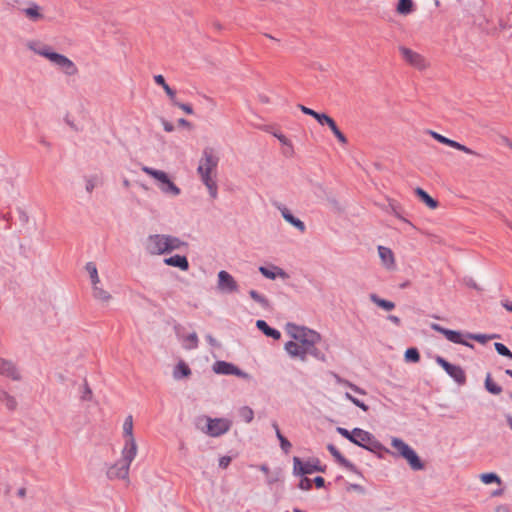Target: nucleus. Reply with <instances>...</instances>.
<instances>
[{"mask_svg":"<svg viewBox=\"0 0 512 512\" xmlns=\"http://www.w3.org/2000/svg\"><path fill=\"white\" fill-rule=\"evenodd\" d=\"M231 462V457L223 456L219 459V466L223 469L227 468Z\"/></svg>","mask_w":512,"mask_h":512,"instance_id":"nucleus-54","label":"nucleus"},{"mask_svg":"<svg viewBox=\"0 0 512 512\" xmlns=\"http://www.w3.org/2000/svg\"><path fill=\"white\" fill-rule=\"evenodd\" d=\"M299 488L304 491H308L312 488V480L309 478H302L299 483Z\"/></svg>","mask_w":512,"mask_h":512,"instance_id":"nucleus-51","label":"nucleus"},{"mask_svg":"<svg viewBox=\"0 0 512 512\" xmlns=\"http://www.w3.org/2000/svg\"><path fill=\"white\" fill-rule=\"evenodd\" d=\"M164 263L168 266L177 267L183 271L189 269V262L185 256L174 255L164 259Z\"/></svg>","mask_w":512,"mask_h":512,"instance_id":"nucleus-25","label":"nucleus"},{"mask_svg":"<svg viewBox=\"0 0 512 512\" xmlns=\"http://www.w3.org/2000/svg\"><path fill=\"white\" fill-rule=\"evenodd\" d=\"M26 46L30 51L34 52L36 55H39L47 59L54 67H56L64 75L75 76L78 74L79 70L77 65L67 56L55 52L50 45L45 44L40 40H30L27 42Z\"/></svg>","mask_w":512,"mask_h":512,"instance_id":"nucleus-3","label":"nucleus"},{"mask_svg":"<svg viewBox=\"0 0 512 512\" xmlns=\"http://www.w3.org/2000/svg\"><path fill=\"white\" fill-rule=\"evenodd\" d=\"M0 400L10 410H14L17 407V401L15 397L8 394L7 392H0Z\"/></svg>","mask_w":512,"mask_h":512,"instance_id":"nucleus-35","label":"nucleus"},{"mask_svg":"<svg viewBox=\"0 0 512 512\" xmlns=\"http://www.w3.org/2000/svg\"><path fill=\"white\" fill-rule=\"evenodd\" d=\"M387 319L395 324L396 326H399L401 324V319L398 316L395 315H389Z\"/></svg>","mask_w":512,"mask_h":512,"instance_id":"nucleus-56","label":"nucleus"},{"mask_svg":"<svg viewBox=\"0 0 512 512\" xmlns=\"http://www.w3.org/2000/svg\"><path fill=\"white\" fill-rule=\"evenodd\" d=\"M0 375H4L15 381H19L21 379V374L16 366L12 362L4 359H0Z\"/></svg>","mask_w":512,"mask_h":512,"instance_id":"nucleus-22","label":"nucleus"},{"mask_svg":"<svg viewBox=\"0 0 512 512\" xmlns=\"http://www.w3.org/2000/svg\"><path fill=\"white\" fill-rule=\"evenodd\" d=\"M504 143L507 147H509L512 150V141H510L508 138H505Z\"/></svg>","mask_w":512,"mask_h":512,"instance_id":"nucleus-63","label":"nucleus"},{"mask_svg":"<svg viewBox=\"0 0 512 512\" xmlns=\"http://www.w3.org/2000/svg\"><path fill=\"white\" fill-rule=\"evenodd\" d=\"M480 480L484 484H491V483H494V482L498 483V484L501 483L500 478L495 473H484V474H481L480 475Z\"/></svg>","mask_w":512,"mask_h":512,"instance_id":"nucleus-41","label":"nucleus"},{"mask_svg":"<svg viewBox=\"0 0 512 512\" xmlns=\"http://www.w3.org/2000/svg\"><path fill=\"white\" fill-rule=\"evenodd\" d=\"M399 52L403 60L417 70L423 71L430 66L429 61L423 55L410 48L401 46Z\"/></svg>","mask_w":512,"mask_h":512,"instance_id":"nucleus-8","label":"nucleus"},{"mask_svg":"<svg viewBox=\"0 0 512 512\" xmlns=\"http://www.w3.org/2000/svg\"><path fill=\"white\" fill-rule=\"evenodd\" d=\"M336 380H337L338 383L349 387L350 389H352L354 392H356L358 394H361V395H365L366 394V392L363 389H361L360 387L354 385L353 383H351V382H349L347 380L341 379L338 376H336Z\"/></svg>","mask_w":512,"mask_h":512,"instance_id":"nucleus-43","label":"nucleus"},{"mask_svg":"<svg viewBox=\"0 0 512 512\" xmlns=\"http://www.w3.org/2000/svg\"><path fill=\"white\" fill-rule=\"evenodd\" d=\"M171 102L173 105L179 107L186 114H193V109H192L191 105L178 102L176 97L174 98V101H171Z\"/></svg>","mask_w":512,"mask_h":512,"instance_id":"nucleus-48","label":"nucleus"},{"mask_svg":"<svg viewBox=\"0 0 512 512\" xmlns=\"http://www.w3.org/2000/svg\"><path fill=\"white\" fill-rule=\"evenodd\" d=\"M122 429L124 441H136L133 433V417L131 415L125 418Z\"/></svg>","mask_w":512,"mask_h":512,"instance_id":"nucleus-28","label":"nucleus"},{"mask_svg":"<svg viewBox=\"0 0 512 512\" xmlns=\"http://www.w3.org/2000/svg\"><path fill=\"white\" fill-rule=\"evenodd\" d=\"M314 462H302L298 457H294L293 459V473L295 475H306L312 474L316 471L323 472L324 470Z\"/></svg>","mask_w":512,"mask_h":512,"instance_id":"nucleus-16","label":"nucleus"},{"mask_svg":"<svg viewBox=\"0 0 512 512\" xmlns=\"http://www.w3.org/2000/svg\"><path fill=\"white\" fill-rule=\"evenodd\" d=\"M415 194L419 199L430 209H436L438 207V201L433 199L425 190L422 188H416Z\"/></svg>","mask_w":512,"mask_h":512,"instance_id":"nucleus-29","label":"nucleus"},{"mask_svg":"<svg viewBox=\"0 0 512 512\" xmlns=\"http://www.w3.org/2000/svg\"><path fill=\"white\" fill-rule=\"evenodd\" d=\"M337 432L343 436L344 438L348 439L350 442H352V439H353V430L352 431H349L345 428H342V427H338L337 428Z\"/></svg>","mask_w":512,"mask_h":512,"instance_id":"nucleus-52","label":"nucleus"},{"mask_svg":"<svg viewBox=\"0 0 512 512\" xmlns=\"http://www.w3.org/2000/svg\"><path fill=\"white\" fill-rule=\"evenodd\" d=\"M188 245L180 238L168 234L149 235L144 243L145 251L150 255H163L180 251Z\"/></svg>","mask_w":512,"mask_h":512,"instance_id":"nucleus-4","label":"nucleus"},{"mask_svg":"<svg viewBox=\"0 0 512 512\" xmlns=\"http://www.w3.org/2000/svg\"><path fill=\"white\" fill-rule=\"evenodd\" d=\"M92 296L103 306H108L113 300L111 293L104 289L101 284L92 287Z\"/></svg>","mask_w":512,"mask_h":512,"instance_id":"nucleus-23","label":"nucleus"},{"mask_svg":"<svg viewBox=\"0 0 512 512\" xmlns=\"http://www.w3.org/2000/svg\"><path fill=\"white\" fill-rule=\"evenodd\" d=\"M414 10V3L412 0H399L396 11L401 15H408Z\"/></svg>","mask_w":512,"mask_h":512,"instance_id":"nucleus-33","label":"nucleus"},{"mask_svg":"<svg viewBox=\"0 0 512 512\" xmlns=\"http://www.w3.org/2000/svg\"><path fill=\"white\" fill-rule=\"evenodd\" d=\"M345 397H346V399L351 401L354 405H356L357 407H359L363 411H365V412L368 411V406L364 402H362L359 399L353 397L350 393H345Z\"/></svg>","mask_w":512,"mask_h":512,"instance_id":"nucleus-47","label":"nucleus"},{"mask_svg":"<svg viewBox=\"0 0 512 512\" xmlns=\"http://www.w3.org/2000/svg\"><path fill=\"white\" fill-rule=\"evenodd\" d=\"M505 373L512 378V370L507 369Z\"/></svg>","mask_w":512,"mask_h":512,"instance_id":"nucleus-64","label":"nucleus"},{"mask_svg":"<svg viewBox=\"0 0 512 512\" xmlns=\"http://www.w3.org/2000/svg\"><path fill=\"white\" fill-rule=\"evenodd\" d=\"M239 416L243 421L246 423H250L254 418V412L253 410L248 406H243L238 411Z\"/></svg>","mask_w":512,"mask_h":512,"instance_id":"nucleus-39","label":"nucleus"},{"mask_svg":"<svg viewBox=\"0 0 512 512\" xmlns=\"http://www.w3.org/2000/svg\"><path fill=\"white\" fill-rule=\"evenodd\" d=\"M180 374L183 377H187L191 374L190 368L183 362H180L175 369V377H179Z\"/></svg>","mask_w":512,"mask_h":512,"instance_id":"nucleus-45","label":"nucleus"},{"mask_svg":"<svg viewBox=\"0 0 512 512\" xmlns=\"http://www.w3.org/2000/svg\"><path fill=\"white\" fill-rule=\"evenodd\" d=\"M391 446L409 463L412 469L421 470L423 464L420 461L416 452L403 440L399 438H392Z\"/></svg>","mask_w":512,"mask_h":512,"instance_id":"nucleus-7","label":"nucleus"},{"mask_svg":"<svg viewBox=\"0 0 512 512\" xmlns=\"http://www.w3.org/2000/svg\"><path fill=\"white\" fill-rule=\"evenodd\" d=\"M154 81L157 85L161 86L164 91L166 92L167 96L169 97V99L171 101H174V98L176 96V92L170 88V86L166 83L165 81V78L163 77V75H155L154 76Z\"/></svg>","mask_w":512,"mask_h":512,"instance_id":"nucleus-32","label":"nucleus"},{"mask_svg":"<svg viewBox=\"0 0 512 512\" xmlns=\"http://www.w3.org/2000/svg\"><path fill=\"white\" fill-rule=\"evenodd\" d=\"M352 443L368 450H372L373 447L377 446V441L374 436L370 432L360 428L353 429Z\"/></svg>","mask_w":512,"mask_h":512,"instance_id":"nucleus-11","label":"nucleus"},{"mask_svg":"<svg viewBox=\"0 0 512 512\" xmlns=\"http://www.w3.org/2000/svg\"><path fill=\"white\" fill-rule=\"evenodd\" d=\"M299 109L306 115L312 116L314 119H316L317 122H319L320 117L323 113H319L314 111L313 109H310L304 105H299Z\"/></svg>","mask_w":512,"mask_h":512,"instance_id":"nucleus-46","label":"nucleus"},{"mask_svg":"<svg viewBox=\"0 0 512 512\" xmlns=\"http://www.w3.org/2000/svg\"><path fill=\"white\" fill-rule=\"evenodd\" d=\"M318 123L322 126L327 125V127L330 128L331 132L334 134V136L337 138V140L342 145L347 144L348 140H347L346 136L340 131L335 120L332 117H330L328 114L323 113L322 116L320 117Z\"/></svg>","mask_w":512,"mask_h":512,"instance_id":"nucleus-19","label":"nucleus"},{"mask_svg":"<svg viewBox=\"0 0 512 512\" xmlns=\"http://www.w3.org/2000/svg\"><path fill=\"white\" fill-rule=\"evenodd\" d=\"M377 251L382 266L388 271H394L396 269V259L394 252L390 248L382 245L378 246Z\"/></svg>","mask_w":512,"mask_h":512,"instance_id":"nucleus-18","label":"nucleus"},{"mask_svg":"<svg viewBox=\"0 0 512 512\" xmlns=\"http://www.w3.org/2000/svg\"><path fill=\"white\" fill-rule=\"evenodd\" d=\"M465 337L468 338V339L475 340V341H477V342H479L481 344H485L489 340L496 339L499 336L497 334L486 335V334H471V333H467L465 335Z\"/></svg>","mask_w":512,"mask_h":512,"instance_id":"nucleus-36","label":"nucleus"},{"mask_svg":"<svg viewBox=\"0 0 512 512\" xmlns=\"http://www.w3.org/2000/svg\"><path fill=\"white\" fill-rule=\"evenodd\" d=\"M485 388L488 392H490L493 395H499L502 392V388L493 381L490 374H487L486 376Z\"/></svg>","mask_w":512,"mask_h":512,"instance_id":"nucleus-34","label":"nucleus"},{"mask_svg":"<svg viewBox=\"0 0 512 512\" xmlns=\"http://www.w3.org/2000/svg\"><path fill=\"white\" fill-rule=\"evenodd\" d=\"M218 157L214 155L212 149L206 148L203 151L202 158L198 166V173L207 187L209 194L212 198L217 197V184L214 179L216 168L218 165Z\"/></svg>","mask_w":512,"mask_h":512,"instance_id":"nucleus-5","label":"nucleus"},{"mask_svg":"<svg viewBox=\"0 0 512 512\" xmlns=\"http://www.w3.org/2000/svg\"><path fill=\"white\" fill-rule=\"evenodd\" d=\"M370 300L376 305L378 306L379 308L385 310V311H391L395 308V303L390 301V300H386V299H382L380 298L378 295L376 294H370L369 296Z\"/></svg>","mask_w":512,"mask_h":512,"instance_id":"nucleus-30","label":"nucleus"},{"mask_svg":"<svg viewBox=\"0 0 512 512\" xmlns=\"http://www.w3.org/2000/svg\"><path fill=\"white\" fill-rule=\"evenodd\" d=\"M436 362L438 365H440L445 372L454 379L455 382H457L459 385H463L466 382V374L463 368L459 365H454L449 363L444 358L438 356L436 358Z\"/></svg>","mask_w":512,"mask_h":512,"instance_id":"nucleus-9","label":"nucleus"},{"mask_svg":"<svg viewBox=\"0 0 512 512\" xmlns=\"http://www.w3.org/2000/svg\"><path fill=\"white\" fill-rule=\"evenodd\" d=\"M21 12L32 22H39L45 19L44 9L35 2H31L27 7L22 8Z\"/></svg>","mask_w":512,"mask_h":512,"instance_id":"nucleus-20","label":"nucleus"},{"mask_svg":"<svg viewBox=\"0 0 512 512\" xmlns=\"http://www.w3.org/2000/svg\"><path fill=\"white\" fill-rule=\"evenodd\" d=\"M163 128L166 132H172L174 130V126L168 122V121H163Z\"/></svg>","mask_w":512,"mask_h":512,"instance_id":"nucleus-57","label":"nucleus"},{"mask_svg":"<svg viewBox=\"0 0 512 512\" xmlns=\"http://www.w3.org/2000/svg\"><path fill=\"white\" fill-rule=\"evenodd\" d=\"M285 331L291 338L284 346L285 351L290 357L305 361L308 354L315 357L318 356L319 351L316 345L322 340L320 333L294 323H287Z\"/></svg>","mask_w":512,"mask_h":512,"instance_id":"nucleus-1","label":"nucleus"},{"mask_svg":"<svg viewBox=\"0 0 512 512\" xmlns=\"http://www.w3.org/2000/svg\"><path fill=\"white\" fill-rule=\"evenodd\" d=\"M85 270L90 277L92 287L101 284V281H100V278L98 275V270H97L95 263H93V262L86 263Z\"/></svg>","mask_w":512,"mask_h":512,"instance_id":"nucleus-31","label":"nucleus"},{"mask_svg":"<svg viewBox=\"0 0 512 512\" xmlns=\"http://www.w3.org/2000/svg\"><path fill=\"white\" fill-rule=\"evenodd\" d=\"M404 357L406 361L416 363L420 359V354L416 348H409L405 351Z\"/></svg>","mask_w":512,"mask_h":512,"instance_id":"nucleus-42","label":"nucleus"},{"mask_svg":"<svg viewBox=\"0 0 512 512\" xmlns=\"http://www.w3.org/2000/svg\"><path fill=\"white\" fill-rule=\"evenodd\" d=\"M504 143L507 147H509L512 150V141H510L508 138H505Z\"/></svg>","mask_w":512,"mask_h":512,"instance_id":"nucleus-62","label":"nucleus"},{"mask_svg":"<svg viewBox=\"0 0 512 512\" xmlns=\"http://www.w3.org/2000/svg\"><path fill=\"white\" fill-rule=\"evenodd\" d=\"M259 271L260 273L268 278V279H275L276 277H280V278H283L285 279L287 277V274L285 273V271L277 266H271V267H264V266H261L259 268Z\"/></svg>","mask_w":512,"mask_h":512,"instance_id":"nucleus-26","label":"nucleus"},{"mask_svg":"<svg viewBox=\"0 0 512 512\" xmlns=\"http://www.w3.org/2000/svg\"><path fill=\"white\" fill-rule=\"evenodd\" d=\"M350 488L353 489V490H356V491H363V488L360 485H357V484H352L350 486Z\"/></svg>","mask_w":512,"mask_h":512,"instance_id":"nucleus-61","label":"nucleus"},{"mask_svg":"<svg viewBox=\"0 0 512 512\" xmlns=\"http://www.w3.org/2000/svg\"><path fill=\"white\" fill-rule=\"evenodd\" d=\"M26 46L30 51L34 52L36 55H39L47 59L54 67H56L64 75L75 76L78 74L79 70L77 65L67 56L55 52L50 45L45 44L40 40H30L27 42Z\"/></svg>","mask_w":512,"mask_h":512,"instance_id":"nucleus-2","label":"nucleus"},{"mask_svg":"<svg viewBox=\"0 0 512 512\" xmlns=\"http://www.w3.org/2000/svg\"><path fill=\"white\" fill-rule=\"evenodd\" d=\"M213 371L216 374L236 375V376L244 378V379H249L250 378V376L247 373L241 371L234 364L226 362V361H216L213 364Z\"/></svg>","mask_w":512,"mask_h":512,"instance_id":"nucleus-13","label":"nucleus"},{"mask_svg":"<svg viewBox=\"0 0 512 512\" xmlns=\"http://www.w3.org/2000/svg\"><path fill=\"white\" fill-rule=\"evenodd\" d=\"M130 465L119 460L118 462L110 465L107 469L106 475L109 479H128Z\"/></svg>","mask_w":512,"mask_h":512,"instance_id":"nucleus-17","label":"nucleus"},{"mask_svg":"<svg viewBox=\"0 0 512 512\" xmlns=\"http://www.w3.org/2000/svg\"><path fill=\"white\" fill-rule=\"evenodd\" d=\"M217 287L224 293H233L238 291V284L236 280L225 270H221L218 273Z\"/></svg>","mask_w":512,"mask_h":512,"instance_id":"nucleus-15","label":"nucleus"},{"mask_svg":"<svg viewBox=\"0 0 512 512\" xmlns=\"http://www.w3.org/2000/svg\"><path fill=\"white\" fill-rule=\"evenodd\" d=\"M494 512H510L506 506H498L496 507Z\"/></svg>","mask_w":512,"mask_h":512,"instance_id":"nucleus-59","label":"nucleus"},{"mask_svg":"<svg viewBox=\"0 0 512 512\" xmlns=\"http://www.w3.org/2000/svg\"><path fill=\"white\" fill-rule=\"evenodd\" d=\"M183 346L185 349H195L198 346V336L196 333H191L183 339Z\"/></svg>","mask_w":512,"mask_h":512,"instance_id":"nucleus-38","label":"nucleus"},{"mask_svg":"<svg viewBox=\"0 0 512 512\" xmlns=\"http://www.w3.org/2000/svg\"><path fill=\"white\" fill-rule=\"evenodd\" d=\"M431 328L434 331L439 332L442 335H444L445 338L448 341L452 342V343L462 344V345H465L467 347L473 348L472 344H470L469 342L465 341V339H464L465 335H463L459 331L450 330V329L444 328V327L440 326L439 324H435V323L431 325Z\"/></svg>","mask_w":512,"mask_h":512,"instance_id":"nucleus-12","label":"nucleus"},{"mask_svg":"<svg viewBox=\"0 0 512 512\" xmlns=\"http://www.w3.org/2000/svg\"><path fill=\"white\" fill-rule=\"evenodd\" d=\"M138 453V445L136 441H124L121 450L120 460L128 465H131Z\"/></svg>","mask_w":512,"mask_h":512,"instance_id":"nucleus-21","label":"nucleus"},{"mask_svg":"<svg viewBox=\"0 0 512 512\" xmlns=\"http://www.w3.org/2000/svg\"><path fill=\"white\" fill-rule=\"evenodd\" d=\"M313 482L315 483V485H316V487H317V488H322V487H324V484H325V480H324V478H323V477H321V476L316 477V478L313 480Z\"/></svg>","mask_w":512,"mask_h":512,"instance_id":"nucleus-55","label":"nucleus"},{"mask_svg":"<svg viewBox=\"0 0 512 512\" xmlns=\"http://www.w3.org/2000/svg\"><path fill=\"white\" fill-rule=\"evenodd\" d=\"M273 428L275 429V432H276V436L277 438L279 439L280 441V445H281V448L282 450L285 452V453H288L289 450L291 449V443L282 435V433L280 432L279 430V427H278V424L277 423H273L272 424Z\"/></svg>","mask_w":512,"mask_h":512,"instance_id":"nucleus-37","label":"nucleus"},{"mask_svg":"<svg viewBox=\"0 0 512 512\" xmlns=\"http://www.w3.org/2000/svg\"><path fill=\"white\" fill-rule=\"evenodd\" d=\"M495 350L504 357L512 359V352L502 343L496 342L494 344Z\"/></svg>","mask_w":512,"mask_h":512,"instance_id":"nucleus-44","label":"nucleus"},{"mask_svg":"<svg viewBox=\"0 0 512 512\" xmlns=\"http://www.w3.org/2000/svg\"><path fill=\"white\" fill-rule=\"evenodd\" d=\"M178 123H179V125H181V126H185V127L190 126V123H189L187 120L183 119V118L179 119V120H178Z\"/></svg>","mask_w":512,"mask_h":512,"instance_id":"nucleus-60","label":"nucleus"},{"mask_svg":"<svg viewBox=\"0 0 512 512\" xmlns=\"http://www.w3.org/2000/svg\"><path fill=\"white\" fill-rule=\"evenodd\" d=\"M279 211L283 218L292 226L297 228L300 232H304L306 227L305 224L298 218L294 217L290 210L284 206H278Z\"/></svg>","mask_w":512,"mask_h":512,"instance_id":"nucleus-24","label":"nucleus"},{"mask_svg":"<svg viewBox=\"0 0 512 512\" xmlns=\"http://www.w3.org/2000/svg\"><path fill=\"white\" fill-rule=\"evenodd\" d=\"M231 421L225 418H207L206 434L212 437H218L229 431Z\"/></svg>","mask_w":512,"mask_h":512,"instance_id":"nucleus-10","label":"nucleus"},{"mask_svg":"<svg viewBox=\"0 0 512 512\" xmlns=\"http://www.w3.org/2000/svg\"><path fill=\"white\" fill-rule=\"evenodd\" d=\"M427 133L433 137L436 141L444 144V145H447L449 147H452L456 150H459V151H462L466 154H469V155H474V156H479V154L475 151H473L472 149H470L469 147L457 142V141H454L452 139H449L433 130H428Z\"/></svg>","mask_w":512,"mask_h":512,"instance_id":"nucleus-14","label":"nucleus"},{"mask_svg":"<svg viewBox=\"0 0 512 512\" xmlns=\"http://www.w3.org/2000/svg\"><path fill=\"white\" fill-rule=\"evenodd\" d=\"M501 305L509 312H512V303L509 302L508 300H503L501 302Z\"/></svg>","mask_w":512,"mask_h":512,"instance_id":"nucleus-58","label":"nucleus"},{"mask_svg":"<svg viewBox=\"0 0 512 512\" xmlns=\"http://www.w3.org/2000/svg\"><path fill=\"white\" fill-rule=\"evenodd\" d=\"M97 185L98 179L96 177H91L86 180L85 189L88 193H91Z\"/></svg>","mask_w":512,"mask_h":512,"instance_id":"nucleus-49","label":"nucleus"},{"mask_svg":"<svg viewBox=\"0 0 512 512\" xmlns=\"http://www.w3.org/2000/svg\"><path fill=\"white\" fill-rule=\"evenodd\" d=\"M256 326L267 337H271L275 340H279L281 338V333L278 330L271 328L264 320H257Z\"/></svg>","mask_w":512,"mask_h":512,"instance_id":"nucleus-27","label":"nucleus"},{"mask_svg":"<svg viewBox=\"0 0 512 512\" xmlns=\"http://www.w3.org/2000/svg\"><path fill=\"white\" fill-rule=\"evenodd\" d=\"M250 297L257 303H259L263 308L269 307V301L261 294H259L255 290H251L249 292Z\"/></svg>","mask_w":512,"mask_h":512,"instance_id":"nucleus-40","label":"nucleus"},{"mask_svg":"<svg viewBox=\"0 0 512 512\" xmlns=\"http://www.w3.org/2000/svg\"><path fill=\"white\" fill-rule=\"evenodd\" d=\"M141 170L157 182L158 188L163 194L169 197H177L180 195L181 189L171 180L165 171L148 166H142Z\"/></svg>","mask_w":512,"mask_h":512,"instance_id":"nucleus-6","label":"nucleus"},{"mask_svg":"<svg viewBox=\"0 0 512 512\" xmlns=\"http://www.w3.org/2000/svg\"><path fill=\"white\" fill-rule=\"evenodd\" d=\"M328 450L330 453L339 461H344V458L342 457L341 453L337 450V448L333 445H328Z\"/></svg>","mask_w":512,"mask_h":512,"instance_id":"nucleus-53","label":"nucleus"},{"mask_svg":"<svg viewBox=\"0 0 512 512\" xmlns=\"http://www.w3.org/2000/svg\"><path fill=\"white\" fill-rule=\"evenodd\" d=\"M273 135L280 141V143L282 145H285V146L289 147L290 149H292V143L285 135H283L282 133H278V132H274Z\"/></svg>","mask_w":512,"mask_h":512,"instance_id":"nucleus-50","label":"nucleus"}]
</instances>
